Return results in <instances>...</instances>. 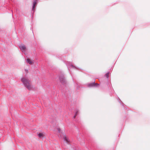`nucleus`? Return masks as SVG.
<instances>
[{
	"label": "nucleus",
	"instance_id": "obj_2",
	"mask_svg": "<svg viewBox=\"0 0 150 150\" xmlns=\"http://www.w3.org/2000/svg\"><path fill=\"white\" fill-rule=\"evenodd\" d=\"M58 134V136H60L61 137H62L64 141L67 143L69 142L68 138L67 137L66 134L62 131L61 129L58 128L57 129Z\"/></svg>",
	"mask_w": 150,
	"mask_h": 150
},
{
	"label": "nucleus",
	"instance_id": "obj_10",
	"mask_svg": "<svg viewBox=\"0 0 150 150\" xmlns=\"http://www.w3.org/2000/svg\"><path fill=\"white\" fill-rule=\"evenodd\" d=\"M62 83H64V82H65V81H64L63 80H62Z\"/></svg>",
	"mask_w": 150,
	"mask_h": 150
},
{
	"label": "nucleus",
	"instance_id": "obj_6",
	"mask_svg": "<svg viewBox=\"0 0 150 150\" xmlns=\"http://www.w3.org/2000/svg\"><path fill=\"white\" fill-rule=\"evenodd\" d=\"M27 62L30 64H32L33 63V62L32 61H31L29 59H27Z\"/></svg>",
	"mask_w": 150,
	"mask_h": 150
},
{
	"label": "nucleus",
	"instance_id": "obj_9",
	"mask_svg": "<svg viewBox=\"0 0 150 150\" xmlns=\"http://www.w3.org/2000/svg\"><path fill=\"white\" fill-rule=\"evenodd\" d=\"M76 115H75L74 116V118H75L76 117Z\"/></svg>",
	"mask_w": 150,
	"mask_h": 150
},
{
	"label": "nucleus",
	"instance_id": "obj_12",
	"mask_svg": "<svg viewBox=\"0 0 150 150\" xmlns=\"http://www.w3.org/2000/svg\"><path fill=\"white\" fill-rule=\"evenodd\" d=\"M107 76V78H108V76Z\"/></svg>",
	"mask_w": 150,
	"mask_h": 150
},
{
	"label": "nucleus",
	"instance_id": "obj_3",
	"mask_svg": "<svg viewBox=\"0 0 150 150\" xmlns=\"http://www.w3.org/2000/svg\"><path fill=\"white\" fill-rule=\"evenodd\" d=\"M21 50L23 52H25L26 50V47L24 45H22L20 46Z\"/></svg>",
	"mask_w": 150,
	"mask_h": 150
},
{
	"label": "nucleus",
	"instance_id": "obj_11",
	"mask_svg": "<svg viewBox=\"0 0 150 150\" xmlns=\"http://www.w3.org/2000/svg\"><path fill=\"white\" fill-rule=\"evenodd\" d=\"M109 74V73H107L106 74V75H108Z\"/></svg>",
	"mask_w": 150,
	"mask_h": 150
},
{
	"label": "nucleus",
	"instance_id": "obj_8",
	"mask_svg": "<svg viewBox=\"0 0 150 150\" xmlns=\"http://www.w3.org/2000/svg\"><path fill=\"white\" fill-rule=\"evenodd\" d=\"M78 111H77V112H76V113L75 115H77V114H78Z\"/></svg>",
	"mask_w": 150,
	"mask_h": 150
},
{
	"label": "nucleus",
	"instance_id": "obj_1",
	"mask_svg": "<svg viewBox=\"0 0 150 150\" xmlns=\"http://www.w3.org/2000/svg\"><path fill=\"white\" fill-rule=\"evenodd\" d=\"M21 81L25 86L28 90H30L32 89V87L31 85V82L28 79L23 78L22 79Z\"/></svg>",
	"mask_w": 150,
	"mask_h": 150
},
{
	"label": "nucleus",
	"instance_id": "obj_5",
	"mask_svg": "<svg viewBox=\"0 0 150 150\" xmlns=\"http://www.w3.org/2000/svg\"><path fill=\"white\" fill-rule=\"evenodd\" d=\"M36 0H35L33 2V10H34V9L35 8L36 5Z\"/></svg>",
	"mask_w": 150,
	"mask_h": 150
},
{
	"label": "nucleus",
	"instance_id": "obj_4",
	"mask_svg": "<svg viewBox=\"0 0 150 150\" xmlns=\"http://www.w3.org/2000/svg\"><path fill=\"white\" fill-rule=\"evenodd\" d=\"M98 84L97 83H95L94 82L92 83H90L88 84V86L89 87H92L94 86H97L98 85Z\"/></svg>",
	"mask_w": 150,
	"mask_h": 150
},
{
	"label": "nucleus",
	"instance_id": "obj_7",
	"mask_svg": "<svg viewBox=\"0 0 150 150\" xmlns=\"http://www.w3.org/2000/svg\"><path fill=\"white\" fill-rule=\"evenodd\" d=\"M38 136L39 137L42 138L44 137V135L43 133H40L38 134Z\"/></svg>",
	"mask_w": 150,
	"mask_h": 150
}]
</instances>
